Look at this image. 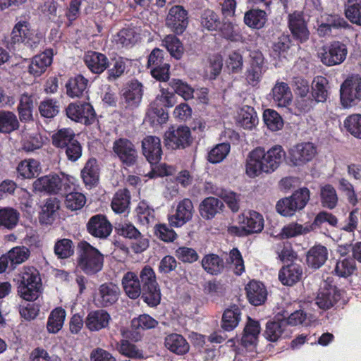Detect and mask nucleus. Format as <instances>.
<instances>
[{
  "label": "nucleus",
  "instance_id": "25",
  "mask_svg": "<svg viewBox=\"0 0 361 361\" xmlns=\"http://www.w3.org/2000/svg\"><path fill=\"white\" fill-rule=\"evenodd\" d=\"M52 49H46L43 52L35 56L28 66V72L34 77H39L46 72L53 61Z\"/></svg>",
  "mask_w": 361,
  "mask_h": 361
},
{
  "label": "nucleus",
  "instance_id": "6",
  "mask_svg": "<svg viewBox=\"0 0 361 361\" xmlns=\"http://www.w3.org/2000/svg\"><path fill=\"white\" fill-rule=\"evenodd\" d=\"M310 197V192L307 188L295 191L291 196L279 200L276 205L278 213L283 216H292L297 211L302 209Z\"/></svg>",
  "mask_w": 361,
  "mask_h": 361
},
{
  "label": "nucleus",
  "instance_id": "60",
  "mask_svg": "<svg viewBox=\"0 0 361 361\" xmlns=\"http://www.w3.org/2000/svg\"><path fill=\"white\" fill-rule=\"evenodd\" d=\"M312 230V226H303L298 223H291L283 227L279 235L281 238L288 239L300 235L307 234Z\"/></svg>",
  "mask_w": 361,
  "mask_h": 361
},
{
  "label": "nucleus",
  "instance_id": "40",
  "mask_svg": "<svg viewBox=\"0 0 361 361\" xmlns=\"http://www.w3.org/2000/svg\"><path fill=\"white\" fill-rule=\"evenodd\" d=\"M274 103L279 107H287L290 104L293 94L287 83L277 82L272 89Z\"/></svg>",
  "mask_w": 361,
  "mask_h": 361
},
{
  "label": "nucleus",
  "instance_id": "64",
  "mask_svg": "<svg viewBox=\"0 0 361 361\" xmlns=\"http://www.w3.org/2000/svg\"><path fill=\"white\" fill-rule=\"evenodd\" d=\"M163 42L171 56L180 59L183 54V46L180 39L175 35H167Z\"/></svg>",
  "mask_w": 361,
  "mask_h": 361
},
{
  "label": "nucleus",
  "instance_id": "26",
  "mask_svg": "<svg viewBox=\"0 0 361 361\" xmlns=\"http://www.w3.org/2000/svg\"><path fill=\"white\" fill-rule=\"evenodd\" d=\"M286 327L287 322L285 317H274L267 321L262 335L267 341L276 342L283 337Z\"/></svg>",
  "mask_w": 361,
  "mask_h": 361
},
{
  "label": "nucleus",
  "instance_id": "59",
  "mask_svg": "<svg viewBox=\"0 0 361 361\" xmlns=\"http://www.w3.org/2000/svg\"><path fill=\"white\" fill-rule=\"evenodd\" d=\"M54 254L59 259H67L74 254V245L71 239L58 240L54 247Z\"/></svg>",
  "mask_w": 361,
  "mask_h": 361
},
{
  "label": "nucleus",
  "instance_id": "57",
  "mask_svg": "<svg viewBox=\"0 0 361 361\" xmlns=\"http://www.w3.org/2000/svg\"><path fill=\"white\" fill-rule=\"evenodd\" d=\"M116 350L126 357L133 359L142 358V350L127 339H121L116 343Z\"/></svg>",
  "mask_w": 361,
  "mask_h": 361
},
{
  "label": "nucleus",
  "instance_id": "49",
  "mask_svg": "<svg viewBox=\"0 0 361 361\" xmlns=\"http://www.w3.org/2000/svg\"><path fill=\"white\" fill-rule=\"evenodd\" d=\"M202 267L208 274L218 275L225 267L224 259L216 254H207L202 259Z\"/></svg>",
  "mask_w": 361,
  "mask_h": 361
},
{
  "label": "nucleus",
  "instance_id": "9",
  "mask_svg": "<svg viewBox=\"0 0 361 361\" xmlns=\"http://www.w3.org/2000/svg\"><path fill=\"white\" fill-rule=\"evenodd\" d=\"M341 104L345 107L357 105L361 101V76L353 74L341 84L340 89Z\"/></svg>",
  "mask_w": 361,
  "mask_h": 361
},
{
  "label": "nucleus",
  "instance_id": "33",
  "mask_svg": "<svg viewBox=\"0 0 361 361\" xmlns=\"http://www.w3.org/2000/svg\"><path fill=\"white\" fill-rule=\"evenodd\" d=\"M60 209V201L56 197H49L45 200L39 214L41 224L51 225L55 221Z\"/></svg>",
  "mask_w": 361,
  "mask_h": 361
},
{
  "label": "nucleus",
  "instance_id": "21",
  "mask_svg": "<svg viewBox=\"0 0 361 361\" xmlns=\"http://www.w3.org/2000/svg\"><path fill=\"white\" fill-rule=\"evenodd\" d=\"M87 231L93 237L106 239L112 232V225L106 216L102 214L90 217L86 224Z\"/></svg>",
  "mask_w": 361,
  "mask_h": 361
},
{
  "label": "nucleus",
  "instance_id": "5",
  "mask_svg": "<svg viewBox=\"0 0 361 361\" xmlns=\"http://www.w3.org/2000/svg\"><path fill=\"white\" fill-rule=\"evenodd\" d=\"M42 286L39 271L33 267H24L20 274L18 293L27 301H34L39 297Z\"/></svg>",
  "mask_w": 361,
  "mask_h": 361
},
{
  "label": "nucleus",
  "instance_id": "18",
  "mask_svg": "<svg viewBox=\"0 0 361 361\" xmlns=\"http://www.w3.org/2000/svg\"><path fill=\"white\" fill-rule=\"evenodd\" d=\"M316 154V147L309 142L297 144L288 151L290 161L296 166H303L312 161Z\"/></svg>",
  "mask_w": 361,
  "mask_h": 361
},
{
  "label": "nucleus",
  "instance_id": "62",
  "mask_svg": "<svg viewBox=\"0 0 361 361\" xmlns=\"http://www.w3.org/2000/svg\"><path fill=\"white\" fill-rule=\"evenodd\" d=\"M231 149V145L228 142L217 144L208 153L207 160L212 164L221 162L228 155Z\"/></svg>",
  "mask_w": 361,
  "mask_h": 361
},
{
  "label": "nucleus",
  "instance_id": "31",
  "mask_svg": "<svg viewBox=\"0 0 361 361\" xmlns=\"http://www.w3.org/2000/svg\"><path fill=\"white\" fill-rule=\"evenodd\" d=\"M100 169L97 159L91 157L85 162L81 170L80 176L86 187H95L99 180Z\"/></svg>",
  "mask_w": 361,
  "mask_h": 361
},
{
  "label": "nucleus",
  "instance_id": "47",
  "mask_svg": "<svg viewBox=\"0 0 361 361\" xmlns=\"http://www.w3.org/2000/svg\"><path fill=\"white\" fill-rule=\"evenodd\" d=\"M19 127V121L13 111L0 110V133L11 134L18 130Z\"/></svg>",
  "mask_w": 361,
  "mask_h": 361
},
{
  "label": "nucleus",
  "instance_id": "46",
  "mask_svg": "<svg viewBox=\"0 0 361 361\" xmlns=\"http://www.w3.org/2000/svg\"><path fill=\"white\" fill-rule=\"evenodd\" d=\"M76 135L71 128H62L56 130L51 136L52 145L60 152L74 140Z\"/></svg>",
  "mask_w": 361,
  "mask_h": 361
},
{
  "label": "nucleus",
  "instance_id": "34",
  "mask_svg": "<svg viewBox=\"0 0 361 361\" xmlns=\"http://www.w3.org/2000/svg\"><path fill=\"white\" fill-rule=\"evenodd\" d=\"M302 275L301 265L291 263L283 267L279 273V279L283 285L291 286L298 282Z\"/></svg>",
  "mask_w": 361,
  "mask_h": 361
},
{
  "label": "nucleus",
  "instance_id": "17",
  "mask_svg": "<svg viewBox=\"0 0 361 361\" xmlns=\"http://www.w3.org/2000/svg\"><path fill=\"white\" fill-rule=\"evenodd\" d=\"M288 26L293 39L299 43L306 42L310 37L307 23L302 12L294 11L288 16Z\"/></svg>",
  "mask_w": 361,
  "mask_h": 361
},
{
  "label": "nucleus",
  "instance_id": "22",
  "mask_svg": "<svg viewBox=\"0 0 361 361\" xmlns=\"http://www.w3.org/2000/svg\"><path fill=\"white\" fill-rule=\"evenodd\" d=\"M142 154L151 164H158L163 154L161 140L159 137L148 135L142 141Z\"/></svg>",
  "mask_w": 361,
  "mask_h": 361
},
{
  "label": "nucleus",
  "instance_id": "63",
  "mask_svg": "<svg viewBox=\"0 0 361 361\" xmlns=\"http://www.w3.org/2000/svg\"><path fill=\"white\" fill-rule=\"evenodd\" d=\"M7 254L11 261V268L14 269L28 259L30 252L25 246H16L9 250Z\"/></svg>",
  "mask_w": 361,
  "mask_h": 361
},
{
  "label": "nucleus",
  "instance_id": "61",
  "mask_svg": "<svg viewBox=\"0 0 361 361\" xmlns=\"http://www.w3.org/2000/svg\"><path fill=\"white\" fill-rule=\"evenodd\" d=\"M137 34L133 28L128 27L121 30L115 36L114 42L122 47H128L135 44Z\"/></svg>",
  "mask_w": 361,
  "mask_h": 361
},
{
  "label": "nucleus",
  "instance_id": "8",
  "mask_svg": "<svg viewBox=\"0 0 361 361\" xmlns=\"http://www.w3.org/2000/svg\"><path fill=\"white\" fill-rule=\"evenodd\" d=\"M348 54L345 44L334 40L323 45L318 52L321 62L326 66L340 65L345 61Z\"/></svg>",
  "mask_w": 361,
  "mask_h": 361
},
{
  "label": "nucleus",
  "instance_id": "53",
  "mask_svg": "<svg viewBox=\"0 0 361 361\" xmlns=\"http://www.w3.org/2000/svg\"><path fill=\"white\" fill-rule=\"evenodd\" d=\"M317 105L311 95L296 97L293 106L290 109L296 116L305 115L310 112Z\"/></svg>",
  "mask_w": 361,
  "mask_h": 361
},
{
  "label": "nucleus",
  "instance_id": "2",
  "mask_svg": "<svg viewBox=\"0 0 361 361\" xmlns=\"http://www.w3.org/2000/svg\"><path fill=\"white\" fill-rule=\"evenodd\" d=\"M104 255L87 241L78 245V268L85 274L92 276L99 272L104 266Z\"/></svg>",
  "mask_w": 361,
  "mask_h": 361
},
{
  "label": "nucleus",
  "instance_id": "45",
  "mask_svg": "<svg viewBox=\"0 0 361 361\" xmlns=\"http://www.w3.org/2000/svg\"><path fill=\"white\" fill-rule=\"evenodd\" d=\"M329 80L324 76L316 77L312 82L311 97L316 104L324 103L329 97Z\"/></svg>",
  "mask_w": 361,
  "mask_h": 361
},
{
  "label": "nucleus",
  "instance_id": "50",
  "mask_svg": "<svg viewBox=\"0 0 361 361\" xmlns=\"http://www.w3.org/2000/svg\"><path fill=\"white\" fill-rule=\"evenodd\" d=\"M20 213L12 207L0 208V229L13 230L17 225Z\"/></svg>",
  "mask_w": 361,
  "mask_h": 361
},
{
  "label": "nucleus",
  "instance_id": "27",
  "mask_svg": "<svg viewBox=\"0 0 361 361\" xmlns=\"http://www.w3.org/2000/svg\"><path fill=\"white\" fill-rule=\"evenodd\" d=\"M120 289L113 283H104L100 285L97 295V301L103 307L115 304L118 300Z\"/></svg>",
  "mask_w": 361,
  "mask_h": 361
},
{
  "label": "nucleus",
  "instance_id": "13",
  "mask_svg": "<svg viewBox=\"0 0 361 361\" xmlns=\"http://www.w3.org/2000/svg\"><path fill=\"white\" fill-rule=\"evenodd\" d=\"M66 112L70 119L85 126L93 124L97 119L93 106L87 102L71 103L66 108Z\"/></svg>",
  "mask_w": 361,
  "mask_h": 361
},
{
  "label": "nucleus",
  "instance_id": "4",
  "mask_svg": "<svg viewBox=\"0 0 361 361\" xmlns=\"http://www.w3.org/2000/svg\"><path fill=\"white\" fill-rule=\"evenodd\" d=\"M176 102V94L169 90L161 88L155 99L150 104V108L147 113V118L152 125L163 124L169 118L166 111L175 105Z\"/></svg>",
  "mask_w": 361,
  "mask_h": 361
},
{
  "label": "nucleus",
  "instance_id": "48",
  "mask_svg": "<svg viewBox=\"0 0 361 361\" xmlns=\"http://www.w3.org/2000/svg\"><path fill=\"white\" fill-rule=\"evenodd\" d=\"M41 171L40 164L34 159L21 161L17 166V172L23 179H31L37 176Z\"/></svg>",
  "mask_w": 361,
  "mask_h": 361
},
{
  "label": "nucleus",
  "instance_id": "20",
  "mask_svg": "<svg viewBox=\"0 0 361 361\" xmlns=\"http://www.w3.org/2000/svg\"><path fill=\"white\" fill-rule=\"evenodd\" d=\"M12 44L24 43L30 48H36L40 42V37L36 35L30 37V23L26 20L17 23L11 35Z\"/></svg>",
  "mask_w": 361,
  "mask_h": 361
},
{
  "label": "nucleus",
  "instance_id": "30",
  "mask_svg": "<svg viewBox=\"0 0 361 361\" xmlns=\"http://www.w3.org/2000/svg\"><path fill=\"white\" fill-rule=\"evenodd\" d=\"M121 285L126 295L130 299L135 300L143 295L142 289L139 282L137 273L129 271L124 274Z\"/></svg>",
  "mask_w": 361,
  "mask_h": 361
},
{
  "label": "nucleus",
  "instance_id": "14",
  "mask_svg": "<svg viewBox=\"0 0 361 361\" xmlns=\"http://www.w3.org/2000/svg\"><path fill=\"white\" fill-rule=\"evenodd\" d=\"M343 293L344 292L336 286L328 284L319 292L316 298V303L320 309L324 310H327L334 306L340 307L345 303Z\"/></svg>",
  "mask_w": 361,
  "mask_h": 361
},
{
  "label": "nucleus",
  "instance_id": "11",
  "mask_svg": "<svg viewBox=\"0 0 361 361\" xmlns=\"http://www.w3.org/2000/svg\"><path fill=\"white\" fill-rule=\"evenodd\" d=\"M112 149L121 164L126 167L135 165L138 152L133 142L126 137H120L113 142Z\"/></svg>",
  "mask_w": 361,
  "mask_h": 361
},
{
  "label": "nucleus",
  "instance_id": "52",
  "mask_svg": "<svg viewBox=\"0 0 361 361\" xmlns=\"http://www.w3.org/2000/svg\"><path fill=\"white\" fill-rule=\"evenodd\" d=\"M66 315V311L62 307H59L54 309L48 317L47 331L51 334L58 333L63 327Z\"/></svg>",
  "mask_w": 361,
  "mask_h": 361
},
{
  "label": "nucleus",
  "instance_id": "41",
  "mask_svg": "<svg viewBox=\"0 0 361 361\" xmlns=\"http://www.w3.org/2000/svg\"><path fill=\"white\" fill-rule=\"evenodd\" d=\"M341 255V257L337 259L334 272L338 277L347 279L356 272V262L350 257H344L345 252Z\"/></svg>",
  "mask_w": 361,
  "mask_h": 361
},
{
  "label": "nucleus",
  "instance_id": "42",
  "mask_svg": "<svg viewBox=\"0 0 361 361\" xmlns=\"http://www.w3.org/2000/svg\"><path fill=\"white\" fill-rule=\"evenodd\" d=\"M243 20L247 27L260 30L267 21V14L264 10L251 8L245 13Z\"/></svg>",
  "mask_w": 361,
  "mask_h": 361
},
{
  "label": "nucleus",
  "instance_id": "37",
  "mask_svg": "<svg viewBox=\"0 0 361 361\" xmlns=\"http://www.w3.org/2000/svg\"><path fill=\"white\" fill-rule=\"evenodd\" d=\"M164 345L171 352L183 355L190 350V345L186 339L180 334H171L165 337Z\"/></svg>",
  "mask_w": 361,
  "mask_h": 361
},
{
  "label": "nucleus",
  "instance_id": "55",
  "mask_svg": "<svg viewBox=\"0 0 361 361\" xmlns=\"http://www.w3.org/2000/svg\"><path fill=\"white\" fill-rule=\"evenodd\" d=\"M344 13L351 23L361 26V0L346 2L344 4Z\"/></svg>",
  "mask_w": 361,
  "mask_h": 361
},
{
  "label": "nucleus",
  "instance_id": "12",
  "mask_svg": "<svg viewBox=\"0 0 361 361\" xmlns=\"http://www.w3.org/2000/svg\"><path fill=\"white\" fill-rule=\"evenodd\" d=\"M144 86L137 79L128 81L121 90V105L126 109L133 110L137 108L142 100Z\"/></svg>",
  "mask_w": 361,
  "mask_h": 361
},
{
  "label": "nucleus",
  "instance_id": "51",
  "mask_svg": "<svg viewBox=\"0 0 361 361\" xmlns=\"http://www.w3.org/2000/svg\"><path fill=\"white\" fill-rule=\"evenodd\" d=\"M320 200L322 205L329 209H334L338 202V197L335 188L331 184H325L320 188Z\"/></svg>",
  "mask_w": 361,
  "mask_h": 361
},
{
  "label": "nucleus",
  "instance_id": "3",
  "mask_svg": "<svg viewBox=\"0 0 361 361\" xmlns=\"http://www.w3.org/2000/svg\"><path fill=\"white\" fill-rule=\"evenodd\" d=\"M137 275L143 291L142 300L149 307H157L161 302V293L154 270L150 265L146 264Z\"/></svg>",
  "mask_w": 361,
  "mask_h": 361
},
{
  "label": "nucleus",
  "instance_id": "39",
  "mask_svg": "<svg viewBox=\"0 0 361 361\" xmlns=\"http://www.w3.org/2000/svg\"><path fill=\"white\" fill-rule=\"evenodd\" d=\"M87 84L88 80L81 74L71 77L66 83V94L71 98L82 97Z\"/></svg>",
  "mask_w": 361,
  "mask_h": 361
},
{
  "label": "nucleus",
  "instance_id": "54",
  "mask_svg": "<svg viewBox=\"0 0 361 361\" xmlns=\"http://www.w3.org/2000/svg\"><path fill=\"white\" fill-rule=\"evenodd\" d=\"M343 129L355 138L361 140V114H353L348 116L343 121Z\"/></svg>",
  "mask_w": 361,
  "mask_h": 361
},
{
  "label": "nucleus",
  "instance_id": "38",
  "mask_svg": "<svg viewBox=\"0 0 361 361\" xmlns=\"http://www.w3.org/2000/svg\"><path fill=\"white\" fill-rule=\"evenodd\" d=\"M260 331L261 327L259 322L248 317L241 338V345L245 348L254 346L256 343Z\"/></svg>",
  "mask_w": 361,
  "mask_h": 361
},
{
  "label": "nucleus",
  "instance_id": "56",
  "mask_svg": "<svg viewBox=\"0 0 361 361\" xmlns=\"http://www.w3.org/2000/svg\"><path fill=\"white\" fill-rule=\"evenodd\" d=\"M200 23L203 28L209 31H216L220 27L221 20L213 10L205 9L201 14Z\"/></svg>",
  "mask_w": 361,
  "mask_h": 361
},
{
  "label": "nucleus",
  "instance_id": "24",
  "mask_svg": "<svg viewBox=\"0 0 361 361\" xmlns=\"http://www.w3.org/2000/svg\"><path fill=\"white\" fill-rule=\"evenodd\" d=\"M83 61L87 69L97 75L103 73L110 65L108 57L104 54L96 51L85 52Z\"/></svg>",
  "mask_w": 361,
  "mask_h": 361
},
{
  "label": "nucleus",
  "instance_id": "32",
  "mask_svg": "<svg viewBox=\"0 0 361 361\" xmlns=\"http://www.w3.org/2000/svg\"><path fill=\"white\" fill-rule=\"evenodd\" d=\"M35 108V96L27 92L22 94L19 99L17 111L19 120L22 123L33 121V110Z\"/></svg>",
  "mask_w": 361,
  "mask_h": 361
},
{
  "label": "nucleus",
  "instance_id": "7",
  "mask_svg": "<svg viewBox=\"0 0 361 361\" xmlns=\"http://www.w3.org/2000/svg\"><path fill=\"white\" fill-rule=\"evenodd\" d=\"M71 184L68 180L61 179L56 173L37 178L32 183L33 191L48 195H61L71 190Z\"/></svg>",
  "mask_w": 361,
  "mask_h": 361
},
{
  "label": "nucleus",
  "instance_id": "36",
  "mask_svg": "<svg viewBox=\"0 0 361 361\" xmlns=\"http://www.w3.org/2000/svg\"><path fill=\"white\" fill-rule=\"evenodd\" d=\"M224 207L223 202L214 197L204 198L200 203L199 210L201 216L207 220L212 219Z\"/></svg>",
  "mask_w": 361,
  "mask_h": 361
},
{
  "label": "nucleus",
  "instance_id": "43",
  "mask_svg": "<svg viewBox=\"0 0 361 361\" xmlns=\"http://www.w3.org/2000/svg\"><path fill=\"white\" fill-rule=\"evenodd\" d=\"M241 310L236 305L226 308L222 315L221 326L225 331H233L239 324Z\"/></svg>",
  "mask_w": 361,
  "mask_h": 361
},
{
  "label": "nucleus",
  "instance_id": "16",
  "mask_svg": "<svg viewBox=\"0 0 361 361\" xmlns=\"http://www.w3.org/2000/svg\"><path fill=\"white\" fill-rule=\"evenodd\" d=\"M166 25L175 34H183L188 25V11L183 6H173L169 11Z\"/></svg>",
  "mask_w": 361,
  "mask_h": 361
},
{
  "label": "nucleus",
  "instance_id": "58",
  "mask_svg": "<svg viewBox=\"0 0 361 361\" xmlns=\"http://www.w3.org/2000/svg\"><path fill=\"white\" fill-rule=\"evenodd\" d=\"M257 121V113L253 107L245 106L241 109L238 121L240 126L251 130L255 126Z\"/></svg>",
  "mask_w": 361,
  "mask_h": 361
},
{
  "label": "nucleus",
  "instance_id": "19",
  "mask_svg": "<svg viewBox=\"0 0 361 361\" xmlns=\"http://www.w3.org/2000/svg\"><path fill=\"white\" fill-rule=\"evenodd\" d=\"M238 223L246 235L261 233L264 226L263 216L255 210L245 211L238 216Z\"/></svg>",
  "mask_w": 361,
  "mask_h": 361
},
{
  "label": "nucleus",
  "instance_id": "44",
  "mask_svg": "<svg viewBox=\"0 0 361 361\" xmlns=\"http://www.w3.org/2000/svg\"><path fill=\"white\" fill-rule=\"evenodd\" d=\"M131 195L128 189H118L114 194L111 207L116 214H123L130 208Z\"/></svg>",
  "mask_w": 361,
  "mask_h": 361
},
{
  "label": "nucleus",
  "instance_id": "28",
  "mask_svg": "<svg viewBox=\"0 0 361 361\" xmlns=\"http://www.w3.org/2000/svg\"><path fill=\"white\" fill-rule=\"evenodd\" d=\"M245 289L247 298L251 305H261L267 300V290L262 282L252 280L246 285Z\"/></svg>",
  "mask_w": 361,
  "mask_h": 361
},
{
  "label": "nucleus",
  "instance_id": "23",
  "mask_svg": "<svg viewBox=\"0 0 361 361\" xmlns=\"http://www.w3.org/2000/svg\"><path fill=\"white\" fill-rule=\"evenodd\" d=\"M195 209L192 202L189 198H184L177 205L176 213L169 216L171 226L180 227L190 221Z\"/></svg>",
  "mask_w": 361,
  "mask_h": 361
},
{
  "label": "nucleus",
  "instance_id": "10",
  "mask_svg": "<svg viewBox=\"0 0 361 361\" xmlns=\"http://www.w3.org/2000/svg\"><path fill=\"white\" fill-rule=\"evenodd\" d=\"M164 145L168 149H185L192 143L190 129L186 126H171L164 133Z\"/></svg>",
  "mask_w": 361,
  "mask_h": 361
},
{
  "label": "nucleus",
  "instance_id": "1",
  "mask_svg": "<svg viewBox=\"0 0 361 361\" xmlns=\"http://www.w3.org/2000/svg\"><path fill=\"white\" fill-rule=\"evenodd\" d=\"M283 147L276 145L268 150L263 147H257L247 155L245 171L250 178L258 177L263 173L274 172L286 157Z\"/></svg>",
  "mask_w": 361,
  "mask_h": 361
},
{
  "label": "nucleus",
  "instance_id": "35",
  "mask_svg": "<svg viewBox=\"0 0 361 361\" xmlns=\"http://www.w3.org/2000/svg\"><path fill=\"white\" fill-rule=\"evenodd\" d=\"M328 259V250L322 245H315L312 247L306 255L307 266L313 269H318L322 267Z\"/></svg>",
  "mask_w": 361,
  "mask_h": 361
},
{
  "label": "nucleus",
  "instance_id": "29",
  "mask_svg": "<svg viewBox=\"0 0 361 361\" xmlns=\"http://www.w3.org/2000/svg\"><path fill=\"white\" fill-rule=\"evenodd\" d=\"M111 320L110 314L104 310L90 311L85 320V324L90 331H98L106 328Z\"/></svg>",
  "mask_w": 361,
  "mask_h": 361
},
{
  "label": "nucleus",
  "instance_id": "15",
  "mask_svg": "<svg viewBox=\"0 0 361 361\" xmlns=\"http://www.w3.org/2000/svg\"><path fill=\"white\" fill-rule=\"evenodd\" d=\"M250 56V66L246 71L245 78L250 85L255 86L262 80L267 67L265 65L264 56L260 51H251Z\"/></svg>",
  "mask_w": 361,
  "mask_h": 361
}]
</instances>
